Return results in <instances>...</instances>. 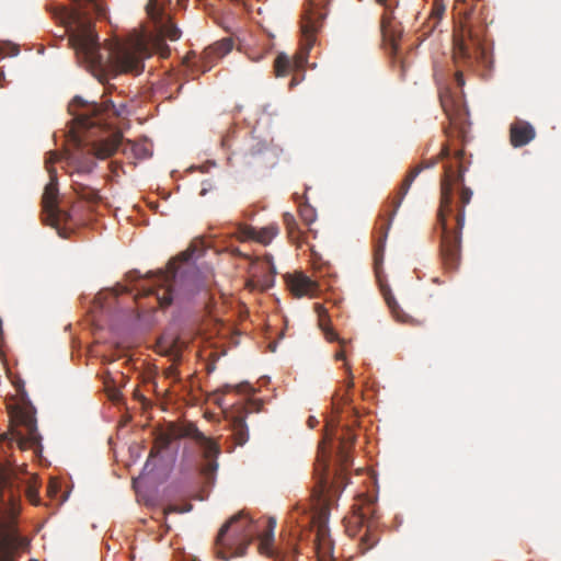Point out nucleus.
<instances>
[{"label":"nucleus","instance_id":"obj_1","mask_svg":"<svg viewBox=\"0 0 561 561\" xmlns=\"http://www.w3.org/2000/svg\"><path fill=\"white\" fill-rule=\"evenodd\" d=\"M75 8H58L54 16L65 27L68 44L77 56L91 68L102 69L112 64L119 72L139 75L144 70V58L148 56L144 43L137 42L134 48H125L118 43H111L102 48L98 35L92 27L90 14L99 18L106 13L101 0H72Z\"/></svg>","mask_w":561,"mask_h":561},{"label":"nucleus","instance_id":"obj_2","mask_svg":"<svg viewBox=\"0 0 561 561\" xmlns=\"http://www.w3.org/2000/svg\"><path fill=\"white\" fill-rule=\"evenodd\" d=\"M72 116L70 129L75 145L80 148L85 142L91 144V151L99 159L113 156L123 141L119 130H111L112 119L127 114L126 103L102 96V101L88 102L81 96H75L68 106Z\"/></svg>","mask_w":561,"mask_h":561},{"label":"nucleus","instance_id":"obj_3","mask_svg":"<svg viewBox=\"0 0 561 561\" xmlns=\"http://www.w3.org/2000/svg\"><path fill=\"white\" fill-rule=\"evenodd\" d=\"M463 150L456 152L457 167L446 164L440 182V203L437 225L440 228V256L445 268L456 271L461 260V230L465 226V207L470 203L472 191L463 185V168L460 160Z\"/></svg>","mask_w":561,"mask_h":561},{"label":"nucleus","instance_id":"obj_4","mask_svg":"<svg viewBox=\"0 0 561 561\" xmlns=\"http://www.w3.org/2000/svg\"><path fill=\"white\" fill-rule=\"evenodd\" d=\"M21 483L12 469L0 465V561H15L16 550L27 545L16 527L21 511Z\"/></svg>","mask_w":561,"mask_h":561},{"label":"nucleus","instance_id":"obj_5","mask_svg":"<svg viewBox=\"0 0 561 561\" xmlns=\"http://www.w3.org/2000/svg\"><path fill=\"white\" fill-rule=\"evenodd\" d=\"M331 0H307L300 21V48L290 59L286 54H279L274 61L277 77H285L293 70H302L307 64L309 53L316 44V34L320 31L327 15L325 7Z\"/></svg>","mask_w":561,"mask_h":561},{"label":"nucleus","instance_id":"obj_6","mask_svg":"<svg viewBox=\"0 0 561 561\" xmlns=\"http://www.w3.org/2000/svg\"><path fill=\"white\" fill-rule=\"evenodd\" d=\"M255 531L251 519L242 514L232 516L221 526L216 537L217 557L222 561H228L232 557L243 556Z\"/></svg>","mask_w":561,"mask_h":561},{"label":"nucleus","instance_id":"obj_7","mask_svg":"<svg viewBox=\"0 0 561 561\" xmlns=\"http://www.w3.org/2000/svg\"><path fill=\"white\" fill-rule=\"evenodd\" d=\"M449 156V148L447 146H443L442 151L439 156L431 160L430 162L422 163L420 165H416L413 168L405 179L402 181V184L400 186V190L398 192V195L393 197L391 201V204L388 207H391V210H383L385 213L379 216V220L377 222V236L375 238V244H374V261H375V268L377 276L378 275V267L382 263L383 260V252H385V245L388 237V231L391 227L392 219L394 215L397 214V210L399 209L404 196L409 192L411 184L415 180V178L420 174V172L423 169L432 168L436 164L438 158H446Z\"/></svg>","mask_w":561,"mask_h":561},{"label":"nucleus","instance_id":"obj_8","mask_svg":"<svg viewBox=\"0 0 561 561\" xmlns=\"http://www.w3.org/2000/svg\"><path fill=\"white\" fill-rule=\"evenodd\" d=\"M179 437H191L196 442L202 450L203 457L206 460V463L202 467L201 472L207 480H211L218 467L216 458L219 454V446L215 440L205 436L204 433H202L193 424L187 425L180 433H178L174 428L160 433L154 440V445L150 450L149 457L158 456L163 449H167L174 439Z\"/></svg>","mask_w":561,"mask_h":561},{"label":"nucleus","instance_id":"obj_9","mask_svg":"<svg viewBox=\"0 0 561 561\" xmlns=\"http://www.w3.org/2000/svg\"><path fill=\"white\" fill-rule=\"evenodd\" d=\"M485 26L466 18L454 34V59L457 65L473 66L486 60Z\"/></svg>","mask_w":561,"mask_h":561},{"label":"nucleus","instance_id":"obj_10","mask_svg":"<svg viewBox=\"0 0 561 561\" xmlns=\"http://www.w3.org/2000/svg\"><path fill=\"white\" fill-rule=\"evenodd\" d=\"M354 514L348 518V525L346 527L350 535H355L352 527L363 528L366 530L360 537L358 545L362 554L370 550L379 540L377 535V522L379 518L376 503L373 500H364L360 504L354 506Z\"/></svg>","mask_w":561,"mask_h":561},{"label":"nucleus","instance_id":"obj_11","mask_svg":"<svg viewBox=\"0 0 561 561\" xmlns=\"http://www.w3.org/2000/svg\"><path fill=\"white\" fill-rule=\"evenodd\" d=\"M43 220L57 230L66 227L71 220V215L58 206V183L57 173L49 170V182L44 188L42 196Z\"/></svg>","mask_w":561,"mask_h":561},{"label":"nucleus","instance_id":"obj_12","mask_svg":"<svg viewBox=\"0 0 561 561\" xmlns=\"http://www.w3.org/2000/svg\"><path fill=\"white\" fill-rule=\"evenodd\" d=\"M251 278L248 286L265 290L273 286L274 276L276 274L271 255H266L263 260H252L249 268Z\"/></svg>","mask_w":561,"mask_h":561},{"label":"nucleus","instance_id":"obj_13","mask_svg":"<svg viewBox=\"0 0 561 561\" xmlns=\"http://www.w3.org/2000/svg\"><path fill=\"white\" fill-rule=\"evenodd\" d=\"M262 403L256 400H250L247 407H239L236 412H231L232 438L238 446H243L249 440V430L245 423V415L253 411H260Z\"/></svg>","mask_w":561,"mask_h":561},{"label":"nucleus","instance_id":"obj_14","mask_svg":"<svg viewBox=\"0 0 561 561\" xmlns=\"http://www.w3.org/2000/svg\"><path fill=\"white\" fill-rule=\"evenodd\" d=\"M241 153L244 162L248 164L266 163L271 158L275 156L271 144L266 140L257 138L253 135V133H251L247 139L245 146Z\"/></svg>","mask_w":561,"mask_h":561},{"label":"nucleus","instance_id":"obj_15","mask_svg":"<svg viewBox=\"0 0 561 561\" xmlns=\"http://www.w3.org/2000/svg\"><path fill=\"white\" fill-rule=\"evenodd\" d=\"M146 11L149 19L153 22L159 36L168 37L171 41L180 38L181 31L165 16L157 0H149Z\"/></svg>","mask_w":561,"mask_h":561},{"label":"nucleus","instance_id":"obj_16","mask_svg":"<svg viewBox=\"0 0 561 561\" xmlns=\"http://www.w3.org/2000/svg\"><path fill=\"white\" fill-rule=\"evenodd\" d=\"M176 275L178 271L174 262L168 264L167 271L159 272L158 288L151 289L150 294L156 295L161 307H167L172 302Z\"/></svg>","mask_w":561,"mask_h":561},{"label":"nucleus","instance_id":"obj_17","mask_svg":"<svg viewBox=\"0 0 561 561\" xmlns=\"http://www.w3.org/2000/svg\"><path fill=\"white\" fill-rule=\"evenodd\" d=\"M18 419L19 426L12 433L13 439L22 449L36 445L39 440L36 420L27 413H21Z\"/></svg>","mask_w":561,"mask_h":561},{"label":"nucleus","instance_id":"obj_18","mask_svg":"<svg viewBox=\"0 0 561 561\" xmlns=\"http://www.w3.org/2000/svg\"><path fill=\"white\" fill-rule=\"evenodd\" d=\"M314 479L317 480V492L323 496L331 488L329 477V454L325 450L324 443L319 445L317 459L314 462Z\"/></svg>","mask_w":561,"mask_h":561},{"label":"nucleus","instance_id":"obj_19","mask_svg":"<svg viewBox=\"0 0 561 561\" xmlns=\"http://www.w3.org/2000/svg\"><path fill=\"white\" fill-rule=\"evenodd\" d=\"M314 548L319 561H331L333 559V540L331 539L328 524L322 516L316 529Z\"/></svg>","mask_w":561,"mask_h":561},{"label":"nucleus","instance_id":"obj_20","mask_svg":"<svg viewBox=\"0 0 561 561\" xmlns=\"http://www.w3.org/2000/svg\"><path fill=\"white\" fill-rule=\"evenodd\" d=\"M275 527L276 520L268 518L265 529L259 536V550L263 554L274 557L275 561H290L291 556L289 553H284L273 548Z\"/></svg>","mask_w":561,"mask_h":561},{"label":"nucleus","instance_id":"obj_21","mask_svg":"<svg viewBox=\"0 0 561 561\" xmlns=\"http://www.w3.org/2000/svg\"><path fill=\"white\" fill-rule=\"evenodd\" d=\"M535 137L534 126L526 121L517 119L510 126V141L515 148L528 145Z\"/></svg>","mask_w":561,"mask_h":561},{"label":"nucleus","instance_id":"obj_22","mask_svg":"<svg viewBox=\"0 0 561 561\" xmlns=\"http://www.w3.org/2000/svg\"><path fill=\"white\" fill-rule=\"evenodd\" d=\"M288 286L297 297L313 296L318 289L316 282L301 273L289 276Z\"/></svg>","mask_w":561,"mask_h":561},{"label":"nucleus","instance_id":"obj_23","mask_svg":"<svg viewBox=\"0 0 561 561\" xmlns=\"http://www.w3.org/2000/svg\"><path fill=\"white\" fill-rule=\"evenodd\" d=\"M356 439V435L350 427H343L342 434L340 436V444H339V450H337V461L339 466L342 468H346L351 466L352 458H351V447L354 445Z\"/></svg>","mask_w":561,"mask_h":561},{"label":"nucleus","instance_id":"obj_24","mask_svg":"<svg viewBox=\"0 0 561 561\" xmlns=\"http://www.w3.org/2000/svg\"><path fill=\"white\" fill-rule=\"evenodd\" d=\"M379 286L382 297L388 308L390 309L392 317L399 322H408L410 317L400 308L394 296L392 295L391 288L387 284H383L380 279Z\"/></svg>","mask_w":561,"mask_h":561},{"label":"nucleus","instance_id":"obj_25","mask_svg":"<svg viewBox=\"0 0 561 561\" xmlns=\"http://www.w3.org/2000/svg\"><path fill=\"white\" fill-rule=\"evenodd\" d=\"M232 46L233 42L231 38H222L221 41L208 46L203 53V58L208 62L214 59L221 58L231 51Z\"/></svg>","mask_w":561,"mask_h":561},{"label":"nucleus","instance_id":"obj_26","mask_svg":"<svg viewBox=\"0 0 561 561\" xmlns=\"http://www.w3.org/2000/svg\"><path fill=\"white\" fill-rule=\"evenodd\" d=\"M283 222L288 239L300 248L304 243V232L300 230L295 216L290 213H284Z\"/></svg>","mask_w":561,"mask_h":561},{"label":"nucleus","instance_id":"obj_27","mask_svg":"<svg viewBox=\"0 0 561 561\" xmlns=\"http://www.w3.org/2000/svg\"><path fill=\"white\" fill-rule=\"evenodd\" d=\"M445 10L446 8L442 0H434L431 14L424 25V27L428 28L427 33L433 32L437 27Z\"/></svg>","mask_w":561,"mask_h":561},{"label":"nucleus","instance_id":"obj_28","mask_svg":"<svg viewBox=\"0 0 561 561\" xmlns=\"http://www.w3.org/2000/svg\"><path fill=\"white\" fill-rule=\"evenodd\" d=\"M72 188L81 199H84L90 204H95L100 201L99 192L83 183L75 181L72 183Z\"/></svg>","mask_w":561,"mask_h":561},{"label":"nucleus","instance_id":"obj_29","mask_svg":"<svg viewBox=\"0 0 561 561\" xmlns=\"http://www.w3.org/2000/svg\"><path fill=\"white\" fill-rule=\"evenodd\" d=\"M278 231L279 230L277 225H268L264 228H261L260 230H256L255 241L266 245L278 234Z\"/></svg>","mask_w":561,"mask_h":561},{"label":"nucleus","instance_id":"obj_30","mask_svg":"<svg viewBox=\"0 0 561 561\" xmlns=\"http://www.w3.org/2000/svg\"><path fill=\"white\" fill-rule=\"evenodd\" d=\"M127 148H129L133 151V153L135 154V157L137 159H146L151 156L146 144H137V142L128 141V144L124 148V151H126Z\"/></svg>","mask_w":561,"mask_h":561},{"label":"nucleus","instance_id":"obj_31","mask_svg":"<svg viewBox=\"0 0 561 561\" xmlns=\"http://www.w3.org/2000/svg\"><path fill=\"white\" fill-rule=\"evenodd\" d=\"M299 216L306 225H311L317 219L316 209L309 204L299 206Z\"/></svg>","mask_w":561,"mask_h":561},{"label":"nucleus","instance_id":"obj_32","mask_svg":"<svg viewBox=\"0 0 561 561\" xmlns=\"http://www.w3.org/2000/svg\"><path fill=\"white\" fill-rule=\"evenodd\" d=\"M255 232H256V229L254 227L243 225V226H240L238 229V238L241 241H247V240L255 241Z\"/></svg>","mask_w":561,"mask_h":561},{"label":"nucleus","instance_id":"obj_33","mask_svg":"<svg viewBox=\"0 0 561 561\" xmlns=\"http://www.w3.org/2000/svg\"><path fill=\"white\" fill-rule=\"evenodd\" d=\"M440 104L446 115L453 119L454 116V101L449 95L440 94Z\"/></svg>","mask_w":561,"mask_h":561},{"label":"nucleus","instance_id":"obj_34","mask_svg":"<svg viewBox=\"0 0 561 561\" xmlns=\"http://www.w3.org/2000/svg\"><path fill=\"white\" fill-rule=\"evenodd\" d=\"M227 390H231V389H234L237 392L239 393H247V394H251L254 392V389L251 385L244 382V383H240L236 387H232V386H226L225 387Z\"/></svg>","mask_w":561,"mask_h":561},{"label":"nucleus","instance_id":"obj_35","mask_svg":"<svg viewBox=\"0 0 561 561\" xmlns=\"http://www.w3.org/2000/svg\"><path fill=\"white\" fill-rule=\"evenodd\" d=\"M95 167V163L93 161L91 162H80L77 167L76 173L78 175L80 174H89L92 172L93 168Z\"/></svg>","mask_w":561,"mask_h":561},{"label":"nucleus","instance_id":"obj_36","mask_svg":"<svg viewBox=\"0 0 561 561\" xmlns=\"http://www.w3.org/2000/svg\"><path fill=\"white\" fill-rule=\"evenodd\" d=\"M26 497L32 504H38L39 497L37 489L34 486H28L26 489Z\"/></svg>","mask_w":561,"mask_h":561},{"label":"nucleus","instance_id":"obj_37","mask_svg":"<svg viewBox=\"0 0 561 561\" xmlns=\"http://www.w3.org/2000/svg\"><path fill=\"white\" fill-rule=\"evenodd\" d=\"M236 135V128H231L221 139V145L226 148H231L232 146V138L234 137Z\"/></svg>","mask_w":561,"mask_h":561},{"label":"nucleus","instance_id":"obj_38","mask_svg":"<svg viewBox=\"0 0 561 561\" xmlns=\"http://www.w3.org/2000/svg\"><path fill=\"white\" fill-rule=\"evenodd\" d=\"M323 332H324L325 339L329 342L339 341L342 345L344 344V340H340L337 336V333L334 332L331 328H323Z\"/></svg>","mask_w":561,"mask_h":561},{"label":"nucleus","instance_id":"obj_39","mask_svg":"<svg viewBox=\"0 0 561 561\" xmlns=\"http://www.w3.org/2000/svg\"><path fill=\"white\" fill-rule=\"evenodd\" d=\"M191 510H192V505L191 504H186L185 507H183V508L179 507L178 505H169L168 507H165L164 513L165 514H169V513H185V512H190Z\"/></svg>","mask_w":561,"mask_h":561},{"label":"nucleus","instance_id":"obj_40","mask_svg":"<svg viewBox=\"0 0 561 561\" xmlns=\"http://www.w3.org/2000/svg\"><path fill=\"white\" fill-rule=\"evenodd\" d=\"M58 160V156L55 152H49V157L45 160L46 169L49 172V170H53L54 173H56V170L53 168V164Z\"/></svg>","mask_w":561,"mask_h":561},{"label":"nucleus","instance_id":"obj_41","mask_svg":"<svg viewBox=\"0 0 561 561\" xmlns=\"http://www.w3.org/2000/svg\"><path fill=\"white\" fill-rule=\"evenodd\" d=\"M165 376H167V378H178V376H179V371H178L176 367H174V366H170V367L165 370Z\"/></svg>","mask_w":561,"mask_h":561},{"label":"nucleus","instance_id":"obj_42","mask_svg":"<svg viewBox=\"0 0 561 561\" xmlns=\"http://www.w3.org/2000/svg\"><path fill=\"white\" fill-rule=\"evenodd\" d=\"M347 468H348V467H346V468H342V467L340 466V472H339V473H336V480H335V482H334L335 484H337V485H339L340 483H343V482H344V484H347V481H344V476H343V471H344V470H346Z\"/></svg>","mask_w":561,"mask_h":561},{"label":"nucleus","instance_id":"obj_43","mask_svg":"<svg viewBox=\"0 0 561 561\" xmlns=\"http://www.w3.org/2000/svg\"><path fill=\"white\" fill-rule=\"evenodd\" d=\"M455 80H456L458 87H460V88L465 84V79H463V75L461 71H457L455 73Z\"/></svg>","mask_w":561,"mask_h":561},{"label":"nucleus","instance_id":"obj_44","mask_svg":"<svg viewBox=\"0 0 561 561\" xmlns=\"http://www.w3.org/2000/svg\"><path fill=\"white\" fill-rule=\"evenodd\" d=\"M344 358H345V353L343 350H340L339 352H336V354H335L336 360H343Z\"/></svg>","mask_w":561,"mask_h":561},{"label":"nucleus","instance_id":"obj_45","mask_svg":"<svg viewBox=\"0 0 561 561\" xmlns=\"http://www.w3.org/2000/svg\"><path fill=\"white\" fill-rule=\"evenodd\" d=\"M2 337H3L2 320L0 319V341H2Z\"/></svg>","mask_w":561,"mask_h":561},{"label":"nucleus","instance_id":"obj_46","mask_svg":"<svg viewBox=\"0 0 561 561\" xmlns=\"http://www.w3.org/2000/svg\"><path fill=\"white\" fill-rule=\"evenodd\" d=\"M353 385H354L353 383V377L351 376L350 381H348V388L353 387Z\"/></svg>","mask_w":561,"mask_h":561},{"label":"nucleus","instance_id":"obj_47","mask_svg":"<svg viewBox=\"0 0 561 561\" xmlns=\"http://www.w3.org/2000/svg\"><path fill=\"white\" fill-rule=\"evenodd\" d=\"M379 4H383L386 0H376Z\"/></svg>","mask_w":561,"mask_h":561}]
</instances>
